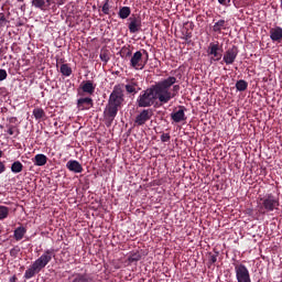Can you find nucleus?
<instances>
[{
  "mask_svg": "<svg viewBox=\"0 0 282 282\" xmlns=\"http://www.w3.org/2000/svg\"><path fill=\"white\" fill-rule=\"evenodd\" d=\"M1 173H6V163L0 161V175Z\"/></svg>",
  "mask_w": 282,
  "mask_h": 282,
  "instance_id": "37998d69",
  "label": "nucleus"
},
{
  "mask_svg": "<svg viewBox=\"0 0 282 282\" xmlns=\"http://www.w3.org/2000/svg\"><path fill=\"white\" fill-rule=\"evenodd\" d=\"M10 122H17V118H14V117L11 118V119H10Z\"/></svg>",
  "mask_w": 282,
  "mask_h": 282,
  "instance_id": "a18cd8bd",
  "label": "nucleus"
},
{
  "mask_svg": "<svg viewBox=\"0 0 282 282\" xmlns=\"http://www.w3.org/2000/svg\"><path fill=\"white\" fill-rule=\"evenodd\" d=\"M26 232H28V229L23 226H20L14 229L13 238L15 239V241H21V239H23L25 237Z\"/></svg>",
  "mask_w": 282,
  "mask_h": 282,
  "instance_id": "aec40b11",
  "label": "nucleus"
},
{
  "mask_svg": "<svg viewBox=\"0 0 282 282\" xmlns=\"http://www.w3.org/2000/svg\"><path fill=\"white\" fill-rule=\"evenodd\" d=\"M33 116L35 120H43V118H45V110H43L42 108H34Z\"/></svg>",
  "mask_w": 282,
  "mask_h": 282,
  "instance_id": "393cba45",
  "label": "nucleus"
},
{
  "mask_svg": "<svg viewBox=\"0 0 282 282\" xmlns=\"http://www.w3.org/2000/svg\"><path fill=\"white\" fill-rule=\"evenodd\" d=\"M140 259H142L140 252H132L128 257L129 263H135V261H140Z\"/></svg>",
  "mask_w": 282,
  "mask_h": 282,
  "instance_id": "cd10ccee",
  "label": "nucleus"
},
{
  "mask_svg": "<svg viewBox=\"0 0 282 282\" xmlns=\"http://www.w3.org/2000/svg\"><path fill=\"white\" fill-rule=\"evenodd\" d=\"M207 56H210V63H217L221 61L224 54H221V47L219 46V42L209 43L207 47Z\"/></svg>",
  "mask_w": 282,
  "mask_h": 282,
  "instance_id": "6e6552de",
  "label": "nucleus"
},
{
  "mask_svg": "<svg viewBox=\"0 0 282 282\" xmlns=\"http://www.w3.org/2000/svg\"><path fill=\"white\" fill-rule=\"evenodd\" d=\"M259 213H272L279 208V198L272 194H267L264 197L260 198L258 205Z\"/></svg>",
  "mask_w": 282,
  "mask_h": 282,
  "instance_id": "20e7f679",
  "label": "nucleus"
},
{
  "mask_svg": "<svg viewBox=\"0 0 282 282\" xmlns=\"http://www.w3.org/2000/svg\"><path fill=\"white\" fill-rule=\"evenodd\" d=\"M151 118H153V110L144 109L135 117L134 124H137L138 127H142L147 124V122H149Z\"/></svg>",
  "mask_w": 282,
  "mask_h": 282,
  "instance_id": "9b49d317",
  "label": "nucleus"
},
{
  "mask_svg": "<svg viewBox=\"0 0 282 282\" xmlns=\"http://www.w3.org/2000/svg\"><path fill=\"white\" fill-rule=\"evenodd\" d=\"M183 39H184V41H191V39H193V33L186 31V32L184 33Z\"/></svg>",
  "mask_w": 282,
  "mask_h": 282,
  "instance_id": "a19ab883",
  "label": "nucleus"
},
{
  "mask_svg": "<svg viewBox=\"0 0 282 282\" xmlns=\"http://www.w3.org/2000/svg\"><path fill=\"white\" fill-rule=\"evenodd\" d=\"M52 3H56V0H32V6L40 10H47Z\"/></svg>",
  "mask_w": 282,
  "mask_h": 282,
  "instance_id": "f3484780",
  "label": "nucleus"
},
{
  "mask_svg": "<svg viewBox=\"0 0 282 282\" xmlns=\"http://www.w3.org/2000/svg\"><path fill=\"white\" fill-rule=\"evenodd\" d=\"M79 89H82L83 94L94 96L96 91V84H94L93 80H86L80 84Z\"/></svg>",
  "mask_w": 282,
  "mask_h": 282,
  "instance_id": "4468645a",
  "label": "nucleus"
},
{
  "mask_svg": "<svg viewBox=\"0 0 282 282\" xmlns=\"http://www.w3.org/2000/svg\"><path fill=\"white\" fill-rule=\"evenodd\" d=\"M269 36L272 43H282V28L273 26L269 30Z\"/></svg>",
  "mask_w": 282,
  "mask_h": 282,
  "instance_id": "ddd939ff",
  "label": "nucleus"
},
{
  "mask_svg": "<svg viewBox=\"0 0 282 282\" xmlns=\"http://www.w3.org/2000/svg\"><path fill=\"white\" fill-rule=\"evenodd\" d=\"M142 52L143 54H145L147 58H149V53L147 52V50L143 51H137L135 53H133V55L130 58V67H132V69H143L144 67H147V62L148 59H144L142 57Z\"/></svg>",
  "mask_w": 282,
  "mask_h": 282,
  "instance_id": "423d86ee",
  "label": "nucleus"
},
{
  "mask_svg": "<svg viewBox=\"0 0 282 282\" xmlns=\"http://www.w3.org/2000/svg\"><path fill=\"white\" fill-rule=\"evenodd\" d=\"M59 72H61L62 76H66V77H69L73 74V70L69 67V64H62L59 66Z\"/></svg>",
  "mask_w": 282,
  "mask_h": 282,
  "instance_id": "b1692460",
  "label": "nucleus"
},
{
  "mask_svg": "<svg viewBox=\"0 0 282 282\" xmlns=\"http://www.w3.org/2000/svg\"><path fill=\"white\" fill-rule=\"evenodd\" d=\"M72 282H90L86 275L77 274Z\"/></svg>",
  "mask_w": 282,
  "mask_h": 282,
  "instance_id": "2f4dec72",
  "label": "nucleus"
},
{
  "mask_svg": "<svg viewBox=\"0 0 282 282\" xmlns=\"http://www.w3.org/2000/svg\"><path fill=\"white\" fill-rule=\"evenodd\" d=\"M55 3H58V6H63V3H65V0H55Z\"/></svg>",
  "mask_w": 282,
  "mask_h": 282,
  "instance_id": "c03bdc74",
  "label": "nucleus"
},
{
  "mask_svg": "<svg viewBox=\"0 0 282 282\" xmlns=\"http://www.w3.org/2000/svg\"><path fill=\"white\" fill-rule=\"evenodd\" d=\"M109 10H111V7L109 6V0H106L101 8V11L104 14H109Z\"/></svg>",
  "mask_w": 282,
  "mask_h": 282,
  "instance_id": "473e14b6",
  "label": "nucleus"
},
{
  "mask_svg": "<svg viewBox=\"0 0 282 282\" xmlns=\"http://www.w3.org/2000/svg\"><path fill=\"white\" fill-rule=\"evenodd\" d=\"M8 23H9V21L6 18V14L4 13H0V30L2 28H6L8 25Z\"/></svg>",
  "mask_w": 282,
  "mask_h": 282,
  "instance_id": "7c9ffc66",
  "label": "nucleus"
},
{
  "mask_svg": "<svg viewBox=\"0 0 282 282\" xmlns=\"http://www.w3.org/2000/svg\"><path fill=\"white\" fill-rule=\"evenodd\" d=\"M119 19H129L131 17V8L130 7H121L118 12Z\"/></svg>",
  "mask_w": 282,
  "mask_h": 282,
  "instance_id": "4be33fe9",
  "label": "nucleus"
},
{
  "mask_svg": "<svg viewBox=\"0 0 282 282\" xmlns=\"http://www.w3.org/2000/svg\"><path fill=\"white\" fill-rule=\"evenodd\" d=\"M126 83L127 84L124 87L127 94H132L133 96H135V94L140 91V85L138 84V80H135V78L127 79Z\"/></svg>",
  "mask_w": 282,
  "mask_h": 282,
  "instance_id": "2eb2a0df",
  "label": "nucleus"
},
{
  "mask_svg": "<svg viewBox=\"0 0 282 282\" xmlns=\"http://www.w3.org/2000/svg\"><path fill=\"white\" fill-rule=\"evenodd\" d=\"M155 100H158V97H155V91L153 90V86H151L140 94L137 102L138 107H153V105H155Z\"/></svg>",
  "mask_w": 282,
  "mask_h": 282,
  "instance_id": "39448f33",
  "label": "nucleus"
},
{
  "mask_svg": "<svg viewBox=\"0 0 282 282\" xmlns=\"http://www.w3.org/2000/svg\"><path fill=\"white\" fill-rule=\"evenodd\" d=\"M217 257H219V252H215V254L209 256L210 263H217Z\"/></svg>",
  "mask_w": 282,
  "mask_h": 282,
  "instance_id": "4c0bfd02",
  "label": "nucleus"
},
{
  "mask_svg": "<svg viewBox=\"0 0 282 282\" xmlns=\"http://www.w3.org/2000/svg\"><path fill=\"white\" fill-rule=\"evenodd\" d=\"M124 102V93L120 86H115L112 93L109 96L108 105L106 107V116L110 122L116 120L119 109Z\"/></svg>",
  "mask_w": 282,
  "mask_h": 282,
  "instance_id": "f03ea898",
  "label": "nucleus"
},
{
  "mask_svg": "<svg viewBox=\"0 0 282 282\" xmlns=\"http://www.w3.org/2000/svg\"><path fill=\"white\" fill-rule=\"evenodd\" d=\"M8 217H10V207L0 205V221L8 219Z\"/></svg>",
  "mask_w": 282,
  "mask_h": 282,
  "instance_id": "5701e85b",
  "label": "nucleus"
},
{
  "mask_svg": "<svg viewBox=\"0 0 282 282\" xmlns=\"http://www.w3.org/2000/svg\"><path fill=\"white\" fill-rule=\"evenodd\" d=\"M186 107L184 106H180V109L175 112L171 113V118L173 120V122H184V120H186Z\"/></svg>",
  "mask_w": 282,
  "mask_h": 282,
  "instance_id": "dca6fc26",
  "label": "nucleus"
},
{
  "mask_svg": "<svg viewBox=\"0 0 282 282\" xmlns=\"http://www.w3.org/2000/svg\"><path fill=\"white\" fill-rule=\"evenodd\" d=\"M231 0H218V3L220 6H224L225 8H229Z\"/></svg>",
  "mask_w": 282,
  "mask_h": 282,
  "instance_id": "ea45409f",
  "label": "nucleus"
},
{
  "mask_svg": "<svg viewBox=\"0 0 282 282\" xmlns=\"http://www.w3.org/2000/svg\"><path fill=\"white\" fill-rule=\"evenodd\" d=\"M21 252V249L19 248V247H15V248H12L11 250H10V254L12 256V257H19V253Z\"/></svg>",
  "mask_w": 282,
  "mask_h": 282,
  "instance_id": "72a5a7b5",
  "label": "nucleus"
},
{
  "mask_svg": "<svg viewBox=\"0 0 282 282\" xmlns=\"http://www.w3.org/2000/svg\"><path fill=\"white\" fill-rule=\"evenodd\" d=\"M94 107V99L91 97H82L77 99V109L79 111H87Z\"/></svg>",
  "mask_w": 282,
  "mask_h": 282,
  "instance_id": "f8f14e48",
  "label": "nucleus"
},
{
  "mask_svg": "<svg viewBox=\"0 0 282 282\" xmlns=\"http://www.w3.org/2000/svg\"><path fill=\"white\" fill-rule=\"evenodd\" d=\"M54 257H56V251L54 249L44 250L43 254L33 261L32 264L25 270L24 279H34L36 274L46 268Z\"/></svg>",
  "mask_w": 282,
  "mask_h": 282,
  "instance_id": "7ed1b4c3",
  "label": "nucleus"
},
{
  "mask_svg": "<svg viewBox=\"0 0 282 282\" xmlns=\"http://www.w3.org/2000/svg\"><path fill=\"white\" fill-rule=\"evenodd\" d=\"M0 158H3V151L0 150Z\"/></svg>",
  "mask_w": 282,
  "mask_h": 282,
  "instance_id": "49530a36",
  "label": "nucleus"
},
{
  "mask_svg": "<svg viewBox=\"0 0 282 282\" xmlns=\"http://www.w3.org/2000/svg\"><path fill=\"white\" fill-rule=\"evenodd\" d=\"M6 78H8V72L0 69V82L6 80Z\"/></svg>",
  "mask_w": 282,
  "mask_h": 282,
  "instance_id": "58836bf2",
  "label": "nucleus"
},
{
  "mask_svg": "<svg viewBox=\"0 0 282 282\" xmlns=\"http://www.w3.org/2000/svg\"><path fill=\"white\" fill-rule=\"evenodd\" d=\"M121 53L123 54V56H126V58H129L132 54V52L128 47H123L121 50Z\"/></svg>",
  "mask_w": 282,
  "mask_h": 282,
  "instance_id": "c9c22d12",
  "label": "nucleus"
},
{
  "mask_svg": "<svg viewBox=\"0 0 282 282\" xmlns=\"http://www.w3.org/2000/svg\"><path fill=\"white\" fill-rule=\"evenodd\" d=\"M237 91H246L248 89V82L240 79L236 83Z\"/></svg>",
  "mask_w": 282,
  "mask_h": 282,
  "instance_id": "bb28decb",
  "label": "nucleus"
},
{
  "mask_svg": "<svg viewBox=\"0 0 282 282\" xmlns=\"http://www.w3.org/2000/svg\"><path fill=\"white\" fill-rule=\"evenodd\" d=\"M19 3H23L24 0H17Z\"/></svg>",
  "mask_w": 282,
  "mask_h": 282,
  "instance_id": "09e8293b",
  "label": "nucleus"
},
{
  "mask_svg": "<svg viewBox=\"0 0 282 282\" xmlns=\"http://www.w3.org/2000/svg\"><path fill=\"white\" fill-rule=\"evenodd\" d=\"M234 7L239 10V8H246L248 3L245 0H232Z\"/></svg>",
  "mask_w": 282,
  "mask_h": 282,
  "instance_id": "c756f323",
  "label": "nucleus"
},
{
  "mask_svg": "<svg viewBox=\"0 0 282 282\" xmlns=\"http://www.w3.org/2000/svg\"><path fill=\"white\" fill-rule=\"evenodd\" d=\"M237 56H239V48L232 45L224 53L223 61L226 65H232L237 61Z\"/></svg>",
  "mask_w": 282,
  "mask_h": 282,
  "instance_id": "1a4fd4ad",
  "label": "nucleus"
},
{
  "mask_svg": "<svg viewBox=\"0 0 282 282\" xmlns=\"http://www.w3.org/2000/svg\"><path fill=\"white\" fill-rule=\"evenodd\" d=\"M171 140V134L163 133L161 134V142H169Z\"/></svg>",
  "mask_w": 282,
  "mask_h": 282,
  "instance_id": "e433bc0d",
  "label": "nucleus"
},
{
  "mask_svg": "<svg viewBox=\"0 0 282 282\" xmlns=\"http://www.w3.org/2000/svg\"><path fill=\"white\" fill-rule=\"evenodd\" d=\"M175 83H177V78L170 76L152 85L154 96L156 100L161 102V105H167L170 100H173V98H175V94H173V91L171 90Z\"/></svg>",
  "mask_w": 282,
  "mask_h": 282,
  "instance_id": "f257e3e1",
  "label": "nucleus"
},
{
  "mask_svg": "<svg viewBox=\"0 0 282 282\" xmlns=\"http://www.w3.org/2000/svg\"><path fill=\"white\" fill-rule=\"evenodd\" d=\"M66 169H68L70 173H83V165L76 160H69L66 163Z\"/></svg>",
  "mask_w": 282,
  "mask_h": 282,
  "instance_id": "a211bd4d",
  "label": "nucleus"
},
{
  "mask_svg": "<svg viewBox=\"0 0 282 282\" xmlns=\"http://www.w3.org/2000/svg\"><path fill=\"white\" fill-rule=\"evenodd\" d=\"M128 29L130 34H138L142 30V19L135 15L130 17L128 19Z\"/></svg>",
  "mask_w": 282,
  "mask_h": 282,
  "instance_id": "9d476101",
  "label": "nucleus"
},
{
  "mask_svg": "<svg viewBox=\"0 0 282 282\" xmlns=\"http://www.w3.org/2000/svg\"><path fill=\"white\" fill-rule=\"evenodd\" d=\"M14 129H17L14 126H8L7 133H9V135H14Z\"/></svg>",
  "mask_w": 282,
  "mask_h": 282,
  "instance_id": "79ce46f5",
  "label": "nucleus"
},
{
  "mask_svg": "<svg viewBox=\"0 0 282 282\" xmlns=\"http://www.w3.org/2000/svg\"><path fill=\"white\" fill-rule=\"evenodd\" d=\"M99 58L100 61H102L104 65H107L110 61L109 51H101L99 54Z\"/></svg>",
  "mask_w": 282,
  "mask_h": 282,
  "instance_id": "c85d7f7f",
  "label": "nucleus"
},
{
  "mask_svg": "<svg viewBox=\"0 0 282 282\" xmlns=\"http://www.w3.org/2000/svg\"><path fill=\"white\" fill-rule=\"evenodd\" d=\"M35 166H45L47 164V156L45 154H36L33 159Z\"/></svg>",
  "mask_w": 282,
  "mask_h": 282,
  "instance_id": "412c9836",
  "label": "nucleus"
},
{
  "mask_svg": "<svg viewBox=\"0 0 282 282\" xmlns=\"http://www.w3.org/2000/svg\"><path fill=\"white\" fill-rule=\"evenodd\" d=\"M235 272H236V280L238 282H252L250 278V270L243 263L236 262L234 263Z\"/></svg>",
  "mask_w": 282,
  "mask_h": 282,
  "instance_id": "0eeeda50",
  "label": "nucleus"
},
{
  "mask_svg": "<svg viewBox=\"0 0 282 282\" xmlns=\"http://www.w3.org/2000/svg\"><path fill=\"white\" fill-rule=\"evenodd\" d=\"M11 171L13 173H21L23 171V163L21 161H15L11 164Z\"/></svg>",
  "mask_w": 282,
  "mask_h": 282,
  "instance_id": "a878e982",
  "label": "nucleus"
},
{
  "mask_svg": "<svg viewBox=\"0 0 282 282\" xmlns=\"http://www.w3.org/2000/svg\"><path fill=\"white\" fill-rule=\"evenodd\" d=\"M172 94H174V98L175 96H177V94H180V85H172V89H171Z\"/></svg>",
  "mask_w": 282,
  "mask_h": 282,
  "instance_id": "f704fd0d",
  "label": "nucleus"
},
{
  "mask_svg": "<svg viewBox=\"0 0 282 282\" xmlns=\"http://www.w3.org/2000/svg\"><path fill=\"white\" fill-rule=\"evenodd\" d=\"M228 22L226 20H218L213 25V32H216V34H221V30H227Z\"/></svg>",
  "mask_w": 282,
  "mask_h": 282,
  "instance_id": "6ab92c4d",
  "label": "nucleus"
},
{
  "mask_svg": "<svg viewBox=\"0 0 282 282\" xmlns=\"http://www.w3.org/2000/svg\"><path fill=\"white\" fill-rule=\"evenodd\" d=\"M15 280H17V278L13 276L10 281H11V282H14Z\"/></svg>",
  "mask_w": 282,
  "mask_h": 282,
  "instance_id": "de8ad7c7",
  "label": "nucleus"
}]
</instances>
